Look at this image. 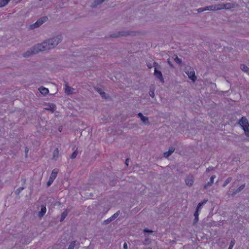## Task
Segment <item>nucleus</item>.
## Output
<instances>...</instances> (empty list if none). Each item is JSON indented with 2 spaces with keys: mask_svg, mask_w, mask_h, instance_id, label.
<instances>
[{
  "mask_svg": "<svg viewBox=\"0 0 249 249\" xmlns=\"http://www.w3.org/2000/svg\"><path fill=\"white\" fill-rule=\"evenodd\" d=\"M239 124L244 130L245 134L247 137V140L249 141V124L247 119L242 117L239 121Z\"/></svg>",
  "mask_w": 249,
  "mask_h": 249,
  "instance_id": "nucleus-1",
  "label": "nucleus"
},
{
  "mask_svg": "<svg viewBox=\"0 0 249 249\" xmlns=\"http://www.w3.org/2000/svg\"><path fill=\"white\" fill-rule=\"evenodd\" d=\"M47 42L45 41L40 44H37L32 48L33 53H36L41 51L48 50Z\"/></svg>",
  "mask_w": 249,
  "mask_h": 249,
  "instance_id": "nucleus-2",
  "label": "nucleus"
},
{
  "mask_svg": "<svg viewBox=\"0 0 249 249\" xmlns=\"http://www.w3.org/2000/svg\"><path fill=\"white\" fill-rule=\"evenodd\" d=\"M61 40V37L60 36L53 37L47 41V46L48 50L51 49L55 47Z\"/></svg>",
  "mask_w": 249,
  "mask_h": 249,
  "instance_id": "nucleus-3",
  "label": "nucleus"
},
{
  "mask_svg": "<svg viewBox=\"0 0 249 249\" xmlns=\"http://www.w3.org/2000/svg\"><path fill=\"white\" fill-rule=\"evenodd\" d=\"M231 7L229 6V4H227L224 6L222 5H215L207 6L204 8H199L198 9V12H202L206 10H217L222 9H229Z\"/></svg>",
  "mask_w": 249,
  "mask_h": 249,
  "instance_id": "nucleus-4",
  "label": "nucleus"
},
{
  "mask_svg": "<svg viewBox=\"0 0 249 249\" xmlns=\"http://www.w3.org/2000/svg\"><path fill=\"white\" fill-rule=\"evenodd\" d=\"M185 72L188 75V78L191 80L193 82H195L196 80V77L195 75V72L193 68L187 67L185 68Z\"/></svg>",
  "mask_w": 249,
  "mask_h": 249,
  "instance_id": "nucleus-5",
  "label": "nucleus"
},
{
  "mask_svg": "<svg viewBox=\"0 0 249 249\" xmlns=\"http://www.w3.org/2000/svg\"><path fill=\"white\" fill-rule=\"evenodd\" d=\"M46 17H42L39 19L36 23L31 25L32 28H36L42 25L44 22L47 20Z\"/></svg>",
  "mask_w": 249,
  "mask_h": 249,
  "instance_id": "nucleus-6",
  "label": "nucleus"
},
{
  "mask_svg": "<svg viewBox=\"0 0 249 249\" xmlns=\"http://www.w3.org/2000/svg\"><path fill=\"white\" fill-rule=\"evenodd\" d=\"M46 17H42L39 19L36 23L31 25L32 28H36L42 25L44 22L47 20Z\"/></svg>",
  "mask_w": 249,
  "mask_h": 249,
  "instance_id": "nucleus-7",
  "label": "nucleus"
},
{
  "mask_svg": "<svg viewBox=\"0 0 249 249\" xmlns=\"http://www.w3.org/2000/svg\"><path fill=\"white\" fill-rule=\"evenodd\" d=\"M138 116L140 118L141 121L143 124L148 125L149 124V120L147 117L144 116L142 113H139Z\"/></svg>",
  "mask_w": 249,
  "mask_h": 249,
  "instance_id": "nucleus-8",
  "label": "nucleus"
},
{
  "mask_svg": "<svg viewBox=\"0 0 249 249\" xmlns=\"http://www.w3.org/2000/svg\"><path fill=\"white\" fill-rule=\"evenodd\" d=\"M44 109L53 112L56 109V107L55 105L49 103L45 105Z\"/></svg>",
  "mask_w": 249,
  "mask_h": 249,
  "instance_id": "nucleus-9",
  "label": "nucleus"
},
{
  "mask_svg": "<svg viewBox=\"0 0 249 249\" xmlns=\"http://www.w3.org/2000/svg\"><path fill=\"white\" fill-rule=\"evenodd\" d=\"M46 212V206L44 205H42L41 206L40 211L38 213L37 216L39 218L42 217L45 214Z\"/></svg>",
  "mask_w": 249,
  "mask_h": 249,
  "instance_id": "nucleus-10",
  "label": "nucleus"
},
{
  "mask_svg": "<svg viewBox=\"0 0 249 249\" xmlns=\"http://www.w3.org/2000/svg\"><path fill=\"white\" fill-rule=\"evenodd\" d=\"M185 182L186 185L189 186H191L194 183V179L192 176H188L185 179Z\"/></svg>",
  "mask_w": 249,
  "mask_h": 249,
  "instance_id": "nucleus-11",
  "label": "nucleus"
},
{
  "mask_svg": "<svg viewBox=\"0 0 249 249\" xmlns=\"http://www.w3.org/2000/svg\"><path fill=\"white\" fill-rule=\"evenodd\" d=\"M215 175H213L211 177L210 181H209L204 186V188L205 189H207V188H208L213 185V183L214 179L215 178Z\"/></svg>",
  "mask_w": 249,
  "mask_h": 249,
  "instance_id": "nucleus-12",
  "label": "nucleus"
},
{
  "mask_svg": "<svg viewBox=\"0 0 249 249\" xmlns=\"http://www.w3.org/2000/svg\"><path fill=\"white\" fill-rule=\"evenodd\" d=\"M154 74L155 76L159 78L162 83L163 82V78L162 77L161 72L160 71H158L157 68L155 69Z\"/></svg>",
  "mask_w": 249,
  "mask_h": 249,
  "instance_id": "nucleus-13",
  "label": "nucleus"
},
{
  "mask_svg": "<svg viewBox=\"0 0 249 249\" xmlns=\"http://www.w3.org/2000/svg\"><path fill=\"white\" fill-rule=\"evenodd\" d=\"M245 187V184H244L240 186L239 187H238L236 190H235L234 191H233L231 194V195L232 196H234L237 194L240 193L241 191H242Z\"/></svg>",
  "mask_w": 249,
  "mask_h": 249,
  "instance_id": "nucleus-14",
  "label": "nucleus"
},
{
  "mask_svg": "<svg viewBox=\"0 0 249 249\" xmlns=\"http://www.w3.org/2000/svg\"><path fill=\"white\" fill-rule=\"evenodd\" d=\"M58 171L59 170L58 169H54L52 172L50 178H51V180L53 179L54 180L57 176Z\"/></svg>",
  "mask_w": 249,
  "mask_h": 249,
  "instance_id": "nucleus-15",
  "label": "nucleus"
},
{
  "mask_svg": "<svg viewBox=\"0 0 249 249\" xmlns=\"http://www.w3.org/2000/svg\"><path fill=\"white\" fill-rule=\"evenodd\" d=\"M74 89L69 87L67 84L65 86V92L67 94H70L73 93Z\"/></svg>",
  "mask_w": 249,
  "mask_h": 249,
  "instance_id": "nucleus-16",
  "label": "nucleus"
},
{
  "mask_svg": "<svg viewBox=\"0 0 249 249\" xmlns=\"http://www.w3.org/2000/svg\"><path fill=\"white\" fill-rule=\"evenodd\" d=\"M175 150V148L174 147H170L167 151L164 152V156H170L174 153Z\"/></svg>",
  "mask_w": 249,
  "mask_h": 249,
  "instance_id": "nucleus-17",
  "label": "nucleus"
},
{
  "mask_svg": "<svg viewBox=\"0 0 249 249\" xmlns=\"http://www.w3.org/2000/svg\"><path fill=\"white\" fill-rule=\"evenodd\" d=\"M38 90L43 95H46L49 93V89L44 87H40L38 89Z\"/></svg>",
  "mask_w": 249,
  "mask_h": 249,
  "instance_id": "nucleus-18",
  "label": "nucleus"
},
{
  "mask_svg": "<svg viewBox=\"0 0 249 249\" xmlns=\"http://www.w3.org/2000/svg\"><path fill=\"white\" fill-rule=\"evenodd\" d=\"M207 200H204L203 202H200L198 204L196 211H199L201 207L207 202Z\"/></svg>",
  "mask_w": 249,
  "mask_h": 249,
  "instance_id": "nucleus-19",
  "label": "nucleus"
},
{
  "mask_svg": "<svg viewBox=\"0 0 249 249\" xmlns=\"http://www.w3.org/2000/svg\"><path fill=\"white\" fill-rule=\"evenodd\" d=\"M68 211H67V210H66L61 214V218H60V221H63L65 219V218H66V217L68 215Z\"/></svg>",
  "mask_w": 249,
  "mask_h": 249,
  "instance_id": "nucleus-20",
  "label": "nucleus"
},
{
  "mask_svg": "<svg viewBox=\"0 0 249 249\" xmlns=\"http://www.w3.org/2000/svg\"><path fill=\"white\" fill-rule=\"evenodd\" d=\"M194 215V216H195V219H194V222L193 223H194V224H195L198 221V215H199L198 211H196V212H195Z\"/></svg>",
  "mask_w": 249,
  "mask_h": 249,
  "instance_id": "nucleus-21",
  "label": "nucleus"
},
{
  "mask_svg": "<svg viewBox=\"0 0 249 249\" xmlns=\"http://www.w3.org/2000/svg\"><path fill=\"white\" fill-rule=\"evenodd\" d=\"M10 0H1L0 1V7H3L7 5Z\"/></svg>",
  "mask_w": 249,
  "mask_h": 249,
  "instance_id": "nucleus-22",
  "label": "nucleus"
},
{
  "mask_svg": "<svg viewBox=\"0 0 249 249\" xmlns=\"http://www.w3.org/2000/svg\"><path fill=\"white\" fill-rule=\"evenodd\" d=\"M240 68L243 71L249 73V68L247 66L244 65H242L240 66Z\"/></svg>",
  "mask_w": 249,
  "mask_h": 249,
  "instance_id": "nucleus-23",
  "label": "nucleus"
},
{
  "mask_svg": "<svg viewBox=\"0 0 249 249\" xmlns=\"http://www.w3.org/2000/svg\"><path fill=\"white\" fill-rule=\"evenodd\" d=\"M231 180H232V178H231V177L228 178L226 179V180L225 181V182H224L222 186L223 187H226Z\"/></svg>",
  "mask_w": 249,
  "mask_h": 249,
  "instance_id": "nucleus-24",
  "label": "nucleus"
},
{
  "mask_svg": "<svg viewBox=\"0 0 249 249\" xmlns=\"http://www.w3.org/2000/svg\"><path fill=\"white\" fill-rule=\"evenodd\" d=\"M120 211H118L116 213L113 214L110 218L112 221L115 220L120 214Z\"/></svg>",
  "mask_w": 249,
  "mask_h": 249,
  "instance_id": "nucleus-25",
  "label": "nucleus"
},
{
  "mask_svg": "<svg viewBox=\"0 0 249 249\" xmlns=\"http://www.w3.org/2000/svg\"><path fill=\"white\" fill-rule=\"evenodd\" d=\"M75 245H76V241H73L71 242L70 243L68 249H73L75 246Z\"/></svg>",
  "mask_w": 249,
  "mask_h": 249,
  "instance_id": "nucleus-26",
  "label": "nucleus"
},
{
  "mask_svg": "<svg viewBox=\"0 0 249 249\" xmlns=\"http://www.w3.org/2000/svg\"><path fill=\"white\" fill-rule=\"evenodd\" d=\"M235 243V241L234 239H232L231 240L230 246L228 249H232L233 246L234 245Z\"/></svg>",
  "mask_w": 249,
  "mask_h": 249,
  "instance_id": "nucleus-27",
  "label": "nucleus"
},
{
  "mask_svg": "<svg viewBox=\"0 0 249 249\" xmlns=\"http://www.w3.org/2000/svg\"><path fill=\"white\" fill-rule=\"evenodd\" d=\"M112 221L111 220V219H110V218L109 217V218L104 220L103 221V224L104 225H107L109 223H110L111 222H112Z\"/></svg>",
  "mask_w": 249,
  "mask_h": 249,
  "instance_id": "nucleus-28",
  "label": "nucleus"
},
{
  "mask_svg": "<svg viewBox=\"0 0 249 249\" xmlns=\"http://www.w3.org/2000/svg\"><path fill=\"white\" fill-rule=\"evenodd\" d=\"M81 154V152H80L79 150H78L77 149H77H76V150L73 152V154H72V156H77V155H78V154Z\"/></svg>",
  "mask_w": 249,
  "mask_h": 249,
  "instance_id": "nucleus-29",
  "label": "nucleus"
},
{
  "mask_svg": "<svg viewBox=\"0 0 249 249\" xmlns=\"http://www.w3.org/2000/svg\"><path fill=\"white\" fill-rule=\"evenodd\" d=\"M53 181V179L51 180V179L49 178V179L47 183V186L48 187L50 186L52 184Z\"/></svg>",
  "mask_w": 249,
  "mask_h": 249,
  "instance_id": "nucleus-30",
  "label": "nucleus"
},
{
  "mask_svg": "<svg viewBox=\"0 0 249 249\" xmlns=\"http://www.w3.org/2000/svg\"><path fill=\"white\" fill-rule=\"evenodd\" d=\"M97 91L102 95V97H105V92H103L100 89H97Z\"/></svg>",
  "mask_w": 249,
  "mask_h": 249,
  "instance_id": "nucleus-31",
  "label": "nucleus"
},
{
  "mask_svg": "<svg viewBox=\"0 0 249 249\" xmlns=\"http://www.w3.org/2000/svg\"><path fill=\"white\" fill-rule=\"evenodd\" d=\"M106 0H96L95 1V2L97 4H99L102 3L103 1H105Z\"/></svg>",
  "mask_w": 249,
  "mask_h": 249,
  "instance_id": "nucleus-32",
  "label": "nucleus"
},
{
  "mask_svg": "<svg viewBox=\"0 0 249 249\" xmlns=\"http://www.w3.org/2000/svg\"><path fill=\"white\" fill-rule=\"evenodd\" d=\"M175 60L176 62L178 63H180L181 62V60L177 56L175 58Z\"/></svg>",
  "mask_w": 249,
  "mask_h": 249,
  "instance_id": "nucleus-33",
  "label": "nucleus"
},
{
  "mask_svg": "<svg viewBox=\"0 0 249 249\" xmlns=\"http://www.w3.org/2000/svg\"><path fill=\"white\" fill-rule=\"evenodd\" d=\"M213 167H209L206 169V172H209L212 170H213Z\"/></svg>",
  "mask_w": 249,
  "mask_h": 249,
  "instance_id": "nucleus-34",
  "label": "nucleus"
},
{
  "mask_svg": "<svg viewBox=\"0 0 249 249\" xmlns=\"http://www.w3.org/2000/svg\"><path fill=\"white\" fill-rule=\"evenodd\" d=\"M149 95L151 97H154V92L153 90H150L149 91Z\"/></svg>",
  "mask_w": 249,
  "mask_h": 249,
  "instance_id": "nucleus-35",
  "label": "nucleus"
},
{
  "mask_svg": "<svg viewBox=\"0 0 249 249\" xmlns=\"http://www.w3.org/2000/svg\"><path fill=\"white\" fill-rule=\"evenodd\" d=\"M143 231L144 232H150V233L153 232L152 231L149 230L148 229H145Z\"/></svg>",
  "mask_w": 249,
  "mask_h": 249,
  "instance_id": "nucleus-36",
  "label": "nucleus"
},
{
  "mask_svg": "<svg viewBox=\"0 0 249 249\" xmlns=\"http://www.w3.org/2000/svg\"><path fill=\"white\" fill-rule=\"evenodd\" d=\"M124 249H127V245L126 243H124L123 246Z\"/></svg>",
  "mask_w": 249,
  "mask_h": 249,
  "instance_id": "nucleus-37",
  "label": "nucleus"
},
{
  "mask_svg": "<svg viewBox=\"0 0 249 249\" xmlns=\"http://www.w3.org/2000/svg\"><path fill=\"white\" fill-rule=\"evenodd\" d=\"M24 189V187H19L18 189V193H19V192H20L23 189Z\"/></svg>",
  "mask_w": 249,
  "mask_h": 249,
  "instance_id": "nucleus-38",
  "label": "nucleus"
},
{
  "mask_svg": "<svg viewBox=\"0 0 249 249\" xmlns=\"http://www.w3.org/2000/svg\"><path fill=\"white\" fill-rule=\"evenodd\" d=\"M129 159H127L126 160H125V164L128 166V163H129Z\"/></svg>",
  "mask_w": 249,
  "mask_h": 249,
  "instance_id": "nucleus-39",
  "label": "nucleus"
},
{
  "mask_svg": "<svg viewBox=\"0 0 249 249\" xmlns=\"http://www.w3.org/2000/svg\"><path fill=\"white\" fill-rule=\"evenodd\" d=\"M22 243L23 244H27L28 243V241H22Z\"/></svg>",
  "mask_w": 249,
  "mask_h": 249,
  "instance_id": "nucleus-40",
  "label": "nucleus"
},
{
  "mask_svg": "<svg viewBox=\"0 0 249 249\" xmlns=\"http://www.w3.org/2000/svg\"><path fill=\"white\" fill-rule=\"evenodd\" d=\"M71 159H74V158H75L76 157H73V156H71Z\"/></svg>",
  "mask_w": 249,
  "mask_h": 249,
  "instance_id": "nucleus-41",
  "label": "nucleus"
},
{
  "mask_svg": "<svg viewBox=\"0 0 249 249\" xmlns=\"http://www.w3.org/2000/svg\"><path fill=\"white\" fill-rule=\"evenodd\" d=\"M147 249H151V248H148Z\"/></svg>",
  "mask_w": 249,
  "mask_h": 249,
  "instance_id": "nucleus-42",
  "label": "nucleus"
}]
</instances>
